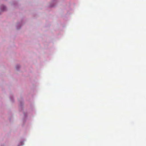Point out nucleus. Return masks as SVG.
<instances>
[{"label":"nucleus","mask_w":146,"mask_h":146,"mask_svg":"<svg viewBox=\"0 0 146 146\" xmlns=\"http://www.w3.org/2000/svg\"><path fill=\"white\" fill-rule=\"evenodd\" d=\"M3 7L4 8V9H3V10H5V7L4 6H3Z\"/></svg>","instance_id":"obj_1"}]
</instances>
